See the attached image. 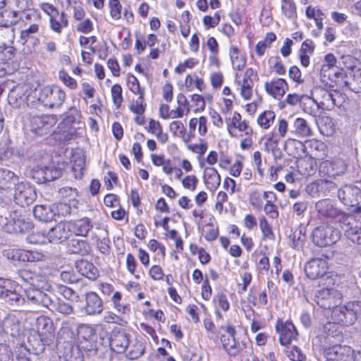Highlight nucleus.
Here are the masks:
<instances>
[{
    "mask_svg": "<svg viewBox=\"0 0 361 361\" xmlns=\"http://www.w3.org/2000/svg\"><path fill=\"white\" fill-rule=\"evenodd\" d=\"M341 236V231L329 224H322L317 226L312 233V242L320 247L334 245L339 240Z\"/></svg>",
    "mask_w": 361,
    "mask_h": 361,
    "instance_id": "nucleus-1",
    "label": "nucleus"
},
{
    "mask_svg": "<svg viewBox=\"0 0 361 361\" xmlns=\"http://www.w3.org/2000/svg\"><path fill=\"white\" fill-rule=\"evenodd\" d=\"M360 311L361 302L353 301L345 305L336 306L332 310L331 317L335 322L343 326H350L355 322Z\"/></svg>",
    "mask_w": 361,
    "mask_h": 361,
    "instance_id": "nucleus-2",
    "label": "nucleus"
},
{
    "mask_svg": "<svg viewBox=\"0 0 361 361\" xmlns=\"http://www.w3.org/2000/svg\"><path fill=\"white\" fill-rule=\"evenodd\" d=\"M310 299L324 310L334 309L342 302V293L334 288H322L310 295Z\"/></svg>",
    "mask_w": 361,
    "mask_h": 361,
    "instance_id": "nucleus-3",
    "label": "nucleus"
},
{
    "mask_svg": "<svg viewBox=\"0 0 361 361\" xmlns=\"http://www.w3.org/2000/svg\"><path fill=\"white\" fill-rule=\"evenodd\" d=\"M343 228L345 236L353 243L361 245V206L353 214L343 216Z\"/></svg>",
    "mask_w": 361,
    "mask_h": 361,
    "instance_id": "nucleus-4",
    "label": "nucleus"
},
{
    "mask_svg": "<svg viewBox=\"0 0 361 361\" xmlns=\"http://www.w3.org/2000/svg\"><path fill=\"white\" fill-rule=\"evenodd\" d=\"M15 202L21 206L25 207L33 203L37 198L35 188L27 182H18L13 188Z\"/></svg>",
    "mask_w": 361,
    "mask_h": 361,
    "instance_id": "nucleus-5",
    "label": "nucleus"
},
{
    "mask_svg": "<svg viewBox=\"0 0 361 361\" xmlns=\"http://www.w3.org/2000/svg\"><path fill=\"white\" fill-rule=\"evenodd\" d=\"M66 93L61 89L55 87H44L39 92L38 100L44 106L47 108L60 107L65 99Z\"/></svg>",
    "mask_w": 361,
    "mask_h": 361,
    "instance_id": "nucleus-6",
    "label": "nucleus"
},
{
    "mask_svg": "<svg viewBox=\"0 0 361 361\" xmlns=\"http://www.w3.org/2000/svg\"><path fill=\"white\" fill-rule=\"evenodd\" d=\"M225 331L226 334H223L221 336L223 348L229 356L236 357L246 348L247 344L245 342L240 343L236 341L235 338L236 332L233 326L228 325Z\"/></svg>",
    "mask_w": 361,
    "mask_h": 361,
    "instance_id": "nucleus-7",
    "label": "nucleus"
},
{
    "mask_svg": "<svg viewBox=\"0 0 361 361\" xmlns=\"http://www.w3.org/2000/svg\"><path fill=\"white\" fill-rule=\"evenodd\" d=\"M254 78H257V74L252 68L246 69L243 78H240L238 73L235 75V83L238 86V90H240L241 97L245 100H249L252 97Z\"/></svg>",
    "mask_w": 361,
    "mask_h": 361,
    "instance_id": "nucleus-8",
    "label": "nucleus"
},
{
    "mask_svg": "<svg viewBox=\"0 0 361 361\" xmlns=\"http://www.w3.org/2000/svg\"><path fill=\"white\" fill-rule=\"evenodd\" d=\"M314 94L315 98H307L308 102L315 103L318 108L325 110H331L336 105V98L338 97V92H331L323 87L314 89Z\"/></svg>",
    "mask_w": 361,
    "mask_h": 361,
    "instance_id": "nucleus-9",
    "label": "nucleus"
},
{
    "mask_svg": "<svg viewBox=\"0 0 361 361\" xmlns=\"http://www.w3.org/2000/svg\"><path fill=\"white\" fill-rule=\"evenodd\" d=\"M275 329L279 334V342L282 345L290 344L298 336L296 328L291 321L283 322L281 319H278Z\"/></svg>",
    "mask_w": 361,
    "mask_h": 361,
    "instance_id": "nucleus-10",
    "label": "nucleus"
},
{
    "mask_svg": "<svg viewBox=\"0 0 361 361\" xmlns=\"http://www.w3.org/2000/svg\"><path fill=\"white\" fill-rule=\"evenodd\" d=\"M338 197L346 207L356 209L361 200V190L355 185H345L338 190Z\"/></svg>",
    "mask_w": 361,
    "mask_h": 361,
    "instance_id": "nucleus-11",
    "label": "nucleus"
},
{
    "mask_svg": "<svg viewBox=\"0 0 361 361\" xmlns=\"http://www.w3.org/2000/svg\"><path fill=\"white\" fill-rule=\"evenodd\" d=\"M354 350L348 345H335L325 348L324 357L335 361H355Z\"/></svg>",
    "mask_w": 361,
    "mask_h": 361,
    "instance_id": "nucleus-12",
    "label": "nucleus"
},
{
    "mask_svg": "<svg viewBox=\"0 0 361 361\" xmlns=\"http://www.w3.org/2000/svg\"><path fill=\"white\" fill-rule=\"evenodd\" d=\"M30 122L31 131L42 136L50 133L51 128L56 123V119L51 116H32Z\"/></svg>",
    "mask_w": 361,
    "mask_h": 361,
    "instance_id": "nucleus-13",
    "label": "nucleus"
},
{
    "mask_svg": "<svg viewBox=\"0 0 361 361\" xmlns=\"http://www.w3.org/2000/svg\"><path fill=\"white\" fill-rule=\"evenodd\" d=\"M4 255L14 263L30 262H33L39 260L42 257L39 253L28 250L11 248L4 251Z\"/></svg>",
    "mask_w": 361,
    "mask_h": 361,
    "instance_id": "nucleus-14",
    "label": "nucleus"
},
{
    "mask_svg": "<svg viewBox=\"0 0 361 361\" xmlns=\"http://www.w3.org/2000/svg\"><path fill=\"white\" fill-rule=\"evenodd\" d=\"M71 232V224L60 222L48 231L47 238L50 243H60L69 237Z\"/></svg>",
    "mask_w": 361,
    "mask_h": 361,
    "instance_id": "nucleus-15",
    "label": "nucleus"
},
{
    "mask_svg": "<svg viewBox=\"0 0 361 361\" xmlns=\"http://www.w3.org/2000/svg\"><path fill=\"white\" fill-rule=\"evenodd\" d=\"M267 93L274 99H281L288 89V84L284 79L274 78L264 84Z\"/></svg>",
    "mask_w": 361,
    "mask_h": 361,
    "instance_id": "nucleus-16",
    "label": "nucleus"
},
{
    "mask_svg": "<svg viewBox=\"0 0 361 361\" xmlns=\"http://www.w3.org/2000/svg\"><path fill=\"white\" fill-rule=\"evenodd\" d=\"M130 344V336L124 330L114 332L110 338V346L117 353H124Z\"/></svg>",
    "mask_w": 361,
    "mask_h": 361,
    "instance_id": "nucleus-17",
    "label": "nucleus"
},
{
    "mask_svg": "<svg viewBox=\"0 0 361 361\" xmlns=\"http://www.w3.org/2000/svg\"><path fill=\"white\" fill-rule=\"evenodd\" d=\"M103 309V302L96 293L90 292L86 294L84 310L88 315L99 314Z\"/></svg>",
    "mask_w": 361,
    "mask_h": 361,
    "instance_id": "nucleus-18",
    "label": "nucleus"
},
{
    "mask_svg": "<svg viewBox=\"0 0 361 361\" xmlns=\"http://www.w3.org/2000/svg\"><path fill=\"white\" fill-rule=\"evenodd\" d=\"M15 173L7 169H0V193L11 195L15 185L18 180Z\"/></svg>",
    "mask_w": 361,
    "mask_h": 361,
    "instance_id": "nucleus-19",
    "label": "nucleus"
},
{
    "mask_svg": "<svg viewBox=\"0 0 361 361\" xmlns=\"http://www.w3.org/2000/svg\"><path fill=\"white\" fill-rule=\"evenodd\" d=\"M32 223L23 218L11 217L5 224L4 229L7 233H24L32 228Z\"/></svg>",
    "mask_w": 361,
    "mask_h": 361,
    "instance_id": "nucleus-20",
    "label": "nucleus"
},
{
    "mask_svg": "<svg viewBox=\"0 0 361 361\" xmlns=\"http://www.w3.org/2000/svg\"><path fill=\"white\" fill-rule=\"evenodd\" d=\"M238 129L239 131L245 133V135H251L252 134V129L249 126L245 121H241V115L235 112L231 119L227 123V128L231 135L235 136L232 128Z\"/></svg>",
    "mask_w": 361,
    "mask_h": 361,
    "instance_id": "nucleus-21",
    "label": "nucleus"
},
{
    "mask_svg": "<svg viewBox=\"0 0 361 361\" xmlns=\"http://www.w3.org/2000/svg\"><path fill=\"white\" fill-rule=\"evenodd\" d=\"M315 209L320 216L324 217L335 218L339 214V211L334 206L332 201L329 199L316 202Z\"/></svg>",
    "mask_w": 361,
    "mask_h": 361,
    "instance_id": "nucleus-22",
    "label": "nucleus"
},
{
    "mask_svg": "<svg viewBox=\"0 0 361 361\" xmlns=\"http://www.w3.org/2000/svg\"><path fill=\"white\" fill-rule=\"evenodd\" d=\"M308 154L315 159H323L326 156V145L319 140H312L306 142Z\"/></svg>",
    "mask_w": 361,
    "mask_h": 361,
    "instance_id": "nucleus-23",
    "label": "nucleus"
},
{
    "mask_svg": "<svg viewBox=\"0 0 361 361\" xmlns=\"http://www.w3.org/2000/svg\"><path fill=\"white\" fill-rule=\"evenodd\" d=\"M2 328L6 334H10L14 336L19 334L20 331V321L16 315L7 314L3 319Z\"/></svg>",
    "mask_w": 361,
    "mask_h": 361,
    "instance_id": "nucleus-24",
    "label": "nucleus"
},
{
    "mask_svg": "<svg viewBox=\"0 0 361 361\" xmlns=\"http://www.w3.org/2000/svg\"><path fill=\"white\" fill-rule=\"evenodd\" d=\"M334 75L336 85L342 88L347 87L355 92H361V76L357 78L360 80V86H355L353 82H350L351 78H348L343 71L335 72Z\"/></svg>",
    "mask_w": 361,
    "mask_h": 361,
    "instance_id": "nucleus-25",
    "label": "nucleus"
},
{
    "mask_svg": "<svg viewBox=\"0 0 361 361\" xmlns=\"http://www.w3.org/2000/svg\"><path fill=\"white\" fill-rule=\"evenodd\" d=\"M97 241V246L102 253H107L109 252V243L110 240L108 236V231L104 227L97 226L92 233Z\"/></svg>",
    "mask_w": 361,
    "mask_h": 361,
    "instance_id": "nucleus-26",
    "label": "nucleus"
},
{
    "mask_svg": "<svg viewBox=\"0 0 361 361\" xmlns=\"http://www.w3.org/2000/svg\"><path fill=\"white\" fill-rule=\"evenodd\" d=\"M78 335L81 343H82V340L88 343L86 346H82V348L90 350V348L92 347V341L95 336V330L94 328L89 324H80L78 327Z\"/></svg>",
    "mask_w": 361,
    "mask_h": 361,
    "instance_id": "nucleus-27",
    "label": "nucleus"
},
{
    "mask_svg": "<svg viewBox=\"0 0 361 361\" xmlns=\"http://www.w3.org/2000/svg\"><path fill=\"white\" fill-rule=\"evenodd\" d=\"M204 178L207 188L212 191L220 185L221 177L214 168L207 167L204 171Z\"/></svg>",
    "mask_w": 361,
    "mask_h": 361,
    "instance_id": "nucleus-28",
    "label": "nucleus"
},
{
    "mask_svg": "<svg viewBox=\"0 0 361 361\" xmlns=\"http://www.w3.org/2000/svg\"><path fill=\"white\" fill-rule=\"evenodd\" d=\"M33 214L35 218L42 221H50L56 216L53 209V205H36L33 209Z\"/></svg>",
    "mask_w": 361,
    "mask_h": 361,
    "instance_id": "nucleus-29",
    "label": "nucleus"
},
{
    "mask_svg": "<svg viewBox=\"0 0 361 361\" xmlns=\"http://www.w3.org/2000/svg\"><path fill=\"white\" fill-rule=\"evenodd\" d=\"M306 145L301 141L295 139H287L284 143V150L290 156L299 157L305 152Z\"/></svg>",
    "mask_w": 361,
    "mask_h": 361,
    "instance_id": "nucleus-30",
    "label": "nucleus"
},
{
    "mask_svg": "<svg viewBox=\"0 0 361 361\" xmlns=\"http://www.w3.org/2000/svg\"><path fill=\"white\" fill-rule=\"evenodd\" d=\"M111 301L114 310L121 316L125 317L130 312V305L129 303L122 301V294L118 292H114Z\"/></svg>",
    "mask_w": 361,
    "mask_h": 361,
    "instance_id": "nucleus-31",
    "label": "nucleus"
},
{
    "mask_svg": "<svg viewBox=\"0 0 361 361\" xmlns=\"http://www.w3.org/2000/svg\"><path fill=\"white\" fill-rule=\"evenodd\" d=\"M229 55L233 69L240 71L245 67L246 57L237 47H231Z\"/></svg>",
    "mask_w": 361,
    "mask_h": 361,
    "instance_id": "nucleus-32",
    "label": "nucleus"
},
{
    "mask_svg": "<svg viewBox=\"0 0 361 361\" xmlns=\"http://www.w3.org/2000/svg\"><path fill=\"white\" fill-rule=\"evenodd\" d=\"M20 20L19 12L9 9L0 11V26L10 27L16 25Z\"/></svg>",
    "mask_w": 361,
    "mask_h": 361,
    "instance_id": "nucleus-33",
    "label": "nucleus"
},
{
    "mask_svg": "<svg viewBox=\"0 0 361 361\" xmlns=\"http://www.w3.org/2000/svg\"><path fill=\"white\" fill-rule=\"evenodd\" d=\"M176 100L178 106L176 109L171 110L173 118H182L184 115H188L190 111L189 102L183 94L179 93L176 96Z\"/></svg>",
    "mask_w": 361,
    "mask_h": 361,
    "instance_id": "nucleus-34",
    "label": "nucleus"
},
{
    "mask_svg": "<svg viewBox=\"0 0 361 361\" xmlns=\"http://www.w3.org/2000/svg\"><path fill=\"white\" fill-rule=\"evenodd\" d=\"M71 224V230L77 235L86 236L92 228L91 220L89 218H82L74 222H69Z\"/></svg>",
    "mask_w": 361,
    "mask_h": 361,
    "instance_id": "nucleus-35",
    "label": "nucleus"
},
{
    "mask_svg": "<svg viewBox=\"0 0 361 361\" xmlns=\"http://www.w3.org/2000/svg\"><path fill=\"white\" fill-rule=\"evenodd\" d=\"M68 247L71 253L82 255L87 254L90 250V246L85 240L76 238L70 240Z\"/></svg>",
    "mask_w": 361,
    "mask_h": 361,
    "instance_id": "nucleus-36",
    "label": "nucleus"
},
{
    "mask_svg": "<svg viewBox=\"0 0 361 361\" xmlns=\"http://www.w3.org/2000/svg\"><path fill=\"white\" fill-rule=\"evenodd\" d=\"M50 27L56 33H61L62 30L68 26V21L63 12L58 13L50 18Z\"/></svg>",
    "mask_w": 361,
    "mask_h": 361,
    "instance_id": "nucleus-37",
    "label": "nucleus"
},
{
    "mask_svg": "<svg viewBox=\"0 0 361 361\" xmlns=\"http://www.w3.org/2000/svg\"><path fill=\"white\" fill-rule=\"evenodd\" d=\"M4 294H5V301L11 307H20L25 302L23 295L17 293L16 290H9V288H7V290H5Z\"/></svg>",
    "mask_w": 361,
    "mask_h": 361,
    "instance_id": "nucleus-38",
    "label": "nucleus"
},
{
    "mask_svg": "<svg viewBox=\"0 0 361 361\" xmlns=\"http://www.w3.org/2000/svg\"><path fill=\"white\" fill-rule=\"evenodd\" d=\"M325 166L329 168L328 173L329 176H336L343 174L346 171V164L341 159H337L332 162L326 161L324 163Z\"/></svg>",
    "mask_w": 361,
    "mask_h": 361,
    "instance_id": "nucleus-39",
    "label": "nucleus"
},
{
    "mask_svg": "<svg viewBox=\"0 0 361 361\" xmlns=\"http://www.w3.org/2000/svg\"><path fill=\"white\" fill-rule=\"evenodd\" d=\"M329 269L327 258H312L305 263L304 271L314 270L324 271Z\"/></svg>",
    "mask_w": 361,
    "mask_h": 361,
    "instance_id": "nucleus-40",
    "label": "nucleus"
},
{
    "mask_svg": "<svg viewBox=\"0 0 361 361\" xmlns=\"http://www.w3.org/2000/svg\"><path fill=\"white\" fill-rule=\"evenodd\" d=\"M59 195L60 197L64 200V201H68L70 203H72V205L74 208H76L78 201L76 198L78 197V191L75 188L71 187H63L59 190Z\"/></svg>",
    "mask_w": 361,
    "mask_h": 361,
    "instance_id": "nucleus-41",
    "label": "nucleus"
},
{
    "mask_svg": "<svg viewBox=\"0 0 361 361\" xmlns=\"http://www.w3.org/2000/svg\"><path fill=\"white\" fill-rule=\"evenodd\" d=\"M276 39V36L274 32H268L264 39L259 41L255 46L256 54L259 56H262L265 53V51L269 48L272 42Z\"/></svg>",
    "mask_w": 361,
    "mask_h": 361,
    "instance_id": "nucleus-42",
    "label": "nucleus"
},
{
    "mask_svg": "<svg viewBox=\"0 0 361 361\" xmlns=\"http://www.w3.org/2000/svg\"><path fill=\"white\" fill-rule=\"evenodd\" d=\"M295 133L301 137L311 136L312 133L306 120L302 118H297L294 121Z\"/></svg>",
    "mask_w": 361,
    "mask_h": 361,
    "instance_id": "nucleus-43",
    "label": "nucleus"
},
{
    "mask_svg": "<svg viewBox=\"0 0 361 361\" xmlns=\"http://www.w3.org/2000/svg\"><path fill=\"white\" fill-rule=\"evenodd\" d=\"M275 117L276 114L273 111H264L258 116L257 123L262 128L268 129L273 124Z\"/></svg>",
    "mask_w": 361,
    "mask_h": 361,
    "instance_id": "nucleus-44",
    "label": "nucleus"
},
{
    "mask_svg": "<svg viewBox=\"0 0 361 361\" xmlns=\"http://www.w3.org/2000/svg\"><path fill=\"white\" fill-rule=\"evenodd\" d=\"M297 8L293 0H282L281 11L283 14L289 19L297 18Z\"/></svg>",
    "mask_w": 361,
    "mask_h": 361,
    "instance_id": "nucleus-45",
    "label": "nucleus"
},
{
    "mask_svg": "<svg viewBox=\"0 0 361 361\" xmlns=\"http://www.w3.org/2000/svg\"><path fill=\"white\" fill-rule=\"evenodd\" d=\"M22 13V16H19V17L25 26L33 23H41L40 16L36 11L29 8Z\"/></svg>",
    "mask_w": 361,
    "mask_h": 361,
    "instance_id": "nucleus-46",
    "label": "nucleus"
},
{
    "mask_svg": "<svg viewBox=\"0 0 361 361\" xmlns=\"http://www.w3.org/2000/svg\"><path fill=\"white\" fill-rule=\"evenodd\" d=\"M31 285L36 287V288H32L28 290L26 292L27 298L29 301H30L33 304H36L37 302L38 293H39V290L38 288H43L44 287V281H40L39 283H36L35 282L34 278H31Z\"/></svg>",
    "mask_w": 361,
    "mask_h": 361,
    "instance_id": "nucleus-47",
    "label": "nucleus"
},
{
    "mask_svg": "<svg viewBox=\"0 0 361 361\" xmlns=\"http://www.w3.org/2000/svg\"><path fill=\"white\" fill-rule=\"evenodd\" d=\"M41 23H33L28 24L27 27L20 32V38L23 44L26 43L32 35L38 32Z\"/></svg>",
    "mask_w": 361,
    "mask_h": 361,
    "instance_id": "nucleus-48",
    "label": "nucleus"
},
{
    "mask_svg": "<svg viewBox=\"0 0 361 361\" xmlns=\"http://www.w3.org/2000/svg\"><path fill=\"white\" fill-rule=\"evenodd\" d=\"M262 140H264V146L267 151H274L279 145V136L274 133L265 135Z\"/></svg>",
    "mask_w": 361,
    "mask_h": 361,
    "instance_id": "nucleus-49",
    "label": "nucleus"
},
{
    "mask_svg": "<svg viewBox=\"0 0 361 361\" xmlns=\"http://www.w3.org/2000/svg\"><path fill=\"white\" fill-rule=\"evenodd\" d=\"M145 347L142 342L136 341L135 343L130 347L128 353V357L130 360L137 359L145 353Z\"/></svg>",
    "mask_w": 361,
    "mask_h": 361,
    "instance_id": "nucleus-50",
    "label": "nucleus"
},
{
    "mask_svg": "<svg viewBox=\"0 0 361 361\" xmlns=\"http://www.w3.org/2000/svg\"><path fill=\"white\" fill-rule=\"evenodd\" d=\"M72 203L66 202H59L58 204H54L53 205V209L54 213H56V216H66L71 214L72 212Z\"/></svg>",
    "mask_w": 361,
    "mask_h": 361,
    "instance_id": "nucleus-51",
    "label": "nucleus"
},
{
    "mask_svg": "<svg viewBox=\"0 0 361 361\" xmlns=\"http://www.w3.org/2000/svg\"><path fill=\"white\" fill-rule=\"evenodd\" d=\"M259 228L263 233L264 240H274L275 235L272 231V228L265 217H262L259 219Z\"/></svg>",
    "mask_w": 361,
    "mask_h": 361,
    "instance_id": "nucleus-52",
    "label": "nucleus"
},
{
    "mask_svg": "<svg viewBox=\"0 0 361 361\" xmlns=\"http://www.w3.org/2000/svg\"><path fill=\"white\" fill-rule=\"evenodd\" d=\"M43 169L44 171V180H46V182L52 181L59 178L62 174L61 169L56 168L54 166H43Z\"/></svg>",
    "mask_w": 361,
    "mask_h": 361,
    "instance_id": "nucleus-53",
    "label": "nucleus"
},
{
    "mask_svg": "<svg viewBox=\"0 0 361 361\" xmlns=\"http://www.w3.org/2000/svg\"><path fill=\"white\" fill-rule=\"evenodd\" d=\"M144 94L145 93L139 94L137 99L130 106V111L135 114L142 115L145 111L146 104L144 103Z\"/></svg>",
    "mask_w": 361,
    "mask_h": 361,
    "instance_id": "nucleus-54",
    "label": "nucleus"
},
{
    "mask_svg": "<svg viewBox=\"0 0 361 361\" xmlns=\"http://www.w3.org/2000/svg\"><path fill=\"white\" fill-rule=\"evenodd\" d=\"M68 265L73 269V265L77 271H92L94 269V264L87 259H80L69 262Z\"/></svg>",
    "mask_w": 361,
    "mask_h": 361,
    "instance_id": "nucleus-55",
    "label": "nucleus"
},
{
    "mask_svg": "<svg viewBox=\"0 0 361 361\" xmlns=\"http://www.w3.org/2000/svg\"><path fill=\"white\" fill-rule=\"evenodd\" d=\"M112 101L116 108H119L123 102L122 88L118 84L112 86L111 90Z\"/></svg>",
    "mask_w": 361,
    "mask_h": 361,
    "instance_id": "nucleus-56",
    "label": "nucleus"
},
{
    "mask_svg": "<svg viewBox=\"0 0 361 361\" xmlns=\"http://www.w3.org/2000/svg\"><path fill=\"white\" fill-rule=\"evenodd\" d=\"M110 15L114 20H119L121 17L122 5L119 0H110L109 2Z\"/></svg>",
    "mask_w": 361,
    "mask_h": 361,
    "instance_id": "nucleus-57",
    "label": "nucleus"
},
{
    "mask_svg": "<svg viewBox=\"0 0 361 361\" xmlns=\"http://www.w3.org/2000/svg\"><path fill=\"white\" fill-rule=\"evenodd\" d=\"M204 237L208 241H213L216 239L219 230L212 224H207L203 230Z\"/></svg>",
    "mask_w": 361,
    "mask_h": 361,
    "instance_id": "nucleus-58",
    "label": "nucleus"
},
{
    "mask_svg": "<svg viewBox=\"0 0 361 361\" xmlns=\"http://www.w3.org/2000/svg\"><path fill=\"white\" fill-rule=\"evenodd\" d=\"M286 355L293 361H302L305 355L302 353L300 349L294 346L286 350Z\"/></svg>",
    "mask_w": 361,
    "mask_h": 361,
    "instance_id": "nucleus-59",
    "label": "nucleus"
},
{
    "mask_svg": "<svg viewBox=\"0 0 361 361\" xmlns=\"http://www.w3.org/2000/svg\"><path fill=\"white\" fill-rule=\"evenodd\" d=\"M13 154V149L7 140L0 141V161L8 159Z\"/></svg>",
    "mask_w": 361,
    "mask_h": 361,
    "instance_id": "nucleus-60",
    "label": "nucleus"
},
{
    "mask_svg": "<svg viewBox=\"0 0 361 361\" xmlns=\"http://www.w3.org/2000/svg\"><path fill=\"white\" fill-rule=\"evenodd\" d=\"M59 75L61 80L69 88L73 90L77 87L76 80L71 77L66 71H59Z\"/></svg>",
    "mask_w": 361,
    "mask_h": 361,
    "instance_id": "nucleus-61",
    "label": "nucleus"
},
{
    "mask_svg": "<svg viewBox=\"0 0 361 361\" xmlns=\"http://www.w3.org/2000/svg\"><path fill=\"white\" fill-rule=\"evenodd\" d=\"M198 183V179L195 175L187 176L182 180L183 186L185 189L194 191Z\"/></svg>",
    "mask_w": 361,
    "mask_h": 361,
    "instance_id": "nucleus-62",
    "label": "nucleus"
},
{
    "mask_svg": "<svg viewBox=\"0 0 361 361\" xmlns=\"http://www.w3.org/2000/svg\"><path fill=\"white\" fill-rule=\"evenodd\" d=\"M0 361H13L12 352L6 344L0 343Z\"/></svg>",
    "mask_w": 361,
    "mask_h": 361,
    "instance_id": "nucleus-63",
    "label": "nucleus"
},
{
    "mask_svg": "<svg viewBox=\"0 0 361 361\" xmlns=\"http://www.w3.org/2000/svg\"><path fill=\"white\" fill-rule=\"evenodd\" d=\"M54 306L56 311L63 314H71L73 312V307L63 301L58 302Z\"/></svg>",
    "mask_w": 361,
    "mask_h": 361,
    "instance_id": "nucleus-64",
    "label": "nucleus"
}]
</instances>
